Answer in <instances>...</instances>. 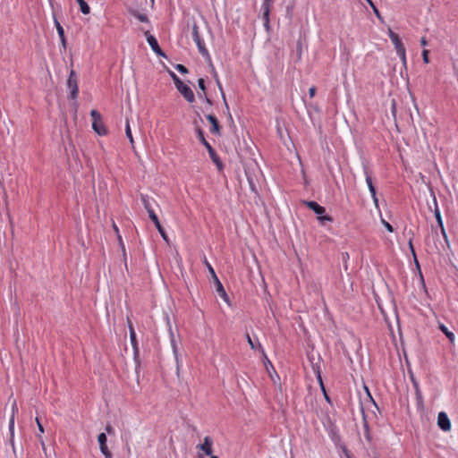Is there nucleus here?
Masks as SVG:
<instances>
[{"instance_id": "1", "label": "nucleus", "mask_w": 458, "mask_h": 458, "mask_svg": "<svg viewBox=\"0 0 458 458\" xmlns=\"http://www.w3.org/2000/svg\"><path fill=\"white\" fill-rule=\"evenodd\" d=\"M195 131L198 140L207 148L209 157L212 160V162L216 165L217 170L222 171L224 169V164L219 156L217 155V153L216 152V150L214 149V148L206 140L204 131L199 126H196Z\"/></svg>"}, {"instance_id": "2", "label": "nucleus", "mask_w": 458, "mask_h": 458, "mask_svg": "<svg viewBox=\"0 0 458 458\" xmlns=\"http://www.w3.org/2000/svg\"><path fill=\"white\" fill-rule=\"evenodd\" d=\"M141 201L143 203L145 209L147 210V212L148 214L150 220L154 223V225H155L157 230L158 231V233H160L161 237L165 242H168V236H167L165 229L163 228L162 225L160 224L158 216L155 213V211L149 202L148 197L146 195H141Z\"/></svg>"}, {"instance_id": "3", "label": "nucleus", "mask_w": 458, "mask_h": 458, "mask_svg": "<svg viewBox=\"0 0 458 458\" xmlns=\"http://www.w3.org/2000/svg\"><path fill=\"white\" fill-rule=\"evenodd\" d=\"M169 74L174 81V83L177 90L183 96V98L189 102L192 103L195 101V96L192 89L186 84H184L181 79L172 71H169Z\"/></svg>"}, {"instance_id": "4", "label": "nucleus", "mask_w": 458, "mask_h": 458, "mask_svg": "<svg viewBox=\"0 0 458 458\" xmlns=\"http://www.w3.org/2000/svg\"><path fill=\"white\" fill-rule=\"evenodd\" d=\"M304 204L318 216V220L321 225H325L327 222L333 221L331 216L326 215V208L316 201H304Z\"/></svg>"}, {"instance_id": "5", "label": "nucleus", "mask_w": 458, "mask_h": 458, "mask_svg": "<svg viewBox=\"0 0 458 458\" xmlns=\"http://www.w3.org/2000/svg\"><path fill=\"white\" fill-rule=\"evenodd\" d=\"M388 36L394 46V48L396 50V53L400 59L402 60L403 64H406V51L405 47L398 36L395 32H394L391 29L388 30Z\"/></svg>"}, {"instance_id": "6", "label": "nucleus", "mask_w": 458, "mask_h": 458, "mask_svg": "<svg viewBox=\"0 0 458 458\" xmlns=\"http://www.w3.org/2000/svg\"><path fill=\"white\" fill-rule=\"evenodd\" d=\"M66 86H67V89L70 90L68 98L71 100H75L78 98L79 86H78V75L74 70H71L70 74L67 79V81H66Z\"/></svg>"}, {"instance_id": "7", "label": "nucleus", "mask_w": 458, "mask_h": 458, "mask_svg": "<svg viewBox=\"0 0 458 458\" xmlns=\"http://www.w3.org/2000/svg\"><path fill=\"white\" fill-rule=\"evenodd\" d=\"M191 36H192V39L194 40V42L196 43V45L198 47L199 52L203 56H208L209 55L208 51L205 47L204 41L201 39V38L199 36V27L196 23H194L192 26Z\"/></svg>"}, {"instance_id": "8", "label": "nucleus", "mask_w": 458, "mask_h": 458, "mask_svg": "<svg viewBox=\"0 0 458 458\" xmlns=\"http://www.w3.org/2000/svg\"><path fill=\"white\" fill-rule=\"evenodd\" d=\"M144 34L153 52L156 53L158 56L166 58V55L159 47L157 38L152 34H150L148 30L145 31Z\"/></svg>"}, {"instance_id": "9", "label": "nucleus", "mask_w": 458, "mask_h": 458, "mask_svg": "<svg viewBox=\"0 0 458 458\" xmlns=\"http://www.w3.org/2000/svg\"><path fill=\"white\" fill-rule=\"evenodd\" d=\"M275 0H264L261 5L262 11V19L264 21V27L268 30L269 29V13L271 6L273 5Z\"/></svg>"}, {"instance_id": "10", "label": "nucleus", "mask_w": 458, "mask_h": 458, "mask_svg": "<svg viewBox=\"0 0 458 458\" xmlns=\"http://www.w3.org/2000/svg\"><path fill=\"white\" fill-rule=\"evenodd\" d=\"M433 203H434V216L437 220V225L439 226V228L441 230V233H442L444 238L445 239V241H447V235H446V233H445V227H444L442 216H441L440 210L438 208L437 201V199L435 196H433Z\"/></svg>"}, {"instance_id": "11", "label": "nucleus", "mask_w": 458, "mask_h": 458, "mask_svg": "<svg viewBox=\"0 0 458 458\" xmlns=\"http://www.w3.org/2000/svg\"><path fill=\"white\" fill-rule=\"evenodd\" d=\"M437 426L444 431H449L451 429V421L445 411L438 413Z\"/></svg>"}, {"instance_id": "12", "label": "nucleus", "mask_w": 458, "mask_h": 458, "mask_svg": "<svg viewBox=\"0 0 458 458\" xmlns=\"http://www.w3.org/2000/svg\"><path fill=\"white\" fill-rule=\"evenodd\" d=\"M363 172H364V175H365V179H366V182H367L369 191L371 195H375L377 193V191H376V188L373 184L372 178H371L372 172L368 168V166L366 165H363Z\"/></svg>"}, {"instance_id": "13", "label": "nucleus", "mask_w": 458, "mask_h": 458, "mask_svg": "<svg viewBox=\"0 0 458 458\" xmlns=\"http://www.w3.org/2000/svg\"><path fill=\"white\" fill-rule=\"evenodd\" d=\"M206 118L211 123L210 132L215 135H219L221 128L217 118L211 114H207Z\"/></svg>"}, {"instance_id": "14", "label": "nucleus", "mask_w": 458, "mask_h": 458, "mask_svg": "<svg viewBox=\"0 0 458 458\" xmlns=\"http://www.w3.org/2000/svg\"><path fill=\"white\" fill-rule=\"evenodd\" d=\"M170 343H171L173 353H174V358H175L176 366H177V372H178L179 371V368H180V357H179V353H178L177 343H176V340H175V337H174V334L172 331V329H170Z\"/></svg>"}, {"instance_id": "15", "label": "nucleus", "mask_w": 458, "mask_h": 458, "mask_svg": "<svg viewBox=\"0 0 458 458\" xmlns=\"http://www.w3.org/2000/svg\"><path fill=\"white\" fill-rule=\"evenodd\" d=\"M212 445V439L209 437H205L204 442L202 444H199L197 447L202 450L207 455H211L213 453Z\"/></svg>"}, {"instance_id": "16", "label": "nucleus", "mask_w": 458, "mask_h": 458, "mask_svg": "<svg viewBox=\"0 0 458 458\" xmlns=\"http://www.w3.org/2000/svg\"><path fill=\"white\" fill-rule=\"evenodd\" d=\"M54 22H55L57 33H58V36L60 38L62 47L64 49H66V38H65V35H64V30L62 27V25L60 24V22L57 21L56 18L54 19Z\"/></svg>"}, {"instance_id": "17", "label": "nucleus", "mask_w": 458, "mask_h": 458, "mask_svg": "<svg viewBox=\"0 0 458 458\" xmlns=\"http://www.w3.org/2000/svg\"><path fill=\"white\" fill-rule=\"evenodd\" d=\"M131 344L133 350V359L137 365L140 364V350L138 346L137 336L130 337Z\"/></svg>"}, {"instance_id": "18", "label": "nucleus", "mask_w": 458, "mask_h": 458, "mask_svg": "<svg viewBox=\"0 0 458 458\" xmlns=\"http://www.w3.org/2000/svg\"><path fill=\"white\" fill-rule=\"evenodd\" d=\"M412 385H413V387H414V390H415L416 400H417V407L422 409L423 408L422 394H421V391H420V386H419L418 382L415 381L413 378H412Z\"/></svg>"}, {"instance_id": "19", "label": "nucleus", "mask_w": 458, "mask_h": 458, "mask_svg": "<svg viewBox=\"0 0 458 458\" xmlns=\"http://www.w3.org/2000/svg\"><path fill=\"white\" fill-rule=\"evenodd\" d=\"M215 280V284H216V293H218V295L225 301H228V295L222 284V283L219 281L218 277H216Z\"/></svg>"}, {"instance_id": "20", "label": "nucleus", "mask_w": 458, "mask_h": 458, "mask_svg": "<svg viewBox=\"0 0 458 458\" xmlns=\"http://www.w3.org/2000/svg\"><path fill=\"white\" fill-rule=\"evenodd\" d=\"M98 442L99 444V449H100L101 453H107V451H110L106 445L107 437H106V433H100L98 436Z\"/></svg>"}, {"instance_id": "21", "label": "nucleus", "mask_w": 458, "mask_h": 458, "mask_svg": "<svg viewBox=\"0 0 458 458\" xmlns=\"http://www.w3.org/2000/svg\"><path fill=\"white\" fill-rule=\"evenodd\" d=\"M92 129L100 136H104L107 133V130L102 120L99 122H92Z\"/></svg>"}, {"instance_id": "22", "label": "nucleus", "mask_w": 458, "mask_h": 458, "mask_svg": "<svg viewBox=\"0 0 458 458\" xmlns=\"http://www.w3.org/2000/svg\"><path fill=\"white\" fill-rule=\"evenodd\" d=\"M438 329L445 334V335L448 338L451 343L454 342L455 336L453 332H451L444 324H439Z\"/></svg>"}, {"instance_id": "23", "label": "nucleus", "mask_w": 458, "mask_h": 458, "mask_svg": "<svg viewBox=\"0 0 458 458\" xmlns=\"http://www.w3.org/2000/svg\"><path fill=\"white\" fill-rule=\"evenodd\" d=\"M312 369H313L314 374L316 375V377L318 379V382L320 386L321 390H324L325 386H324L323 379L321 377V370H320L319 365L313 364Z\"/></svg>"}, {"instance_id": "24", "label": "nucleus", "mask_w": 458, "mask_h": 458, "mask_svg": "<svg viewBox=\"0 0 458 458\" xmlns=\"http://www.w3.org/2000/svg\"><path fill=\"white\" fill-rule=\"evenodd\" d=\"M129 13L134 16L135 18H137L141 22H148L149 20L148 18V16L144 13H140L139 11L135 10V9H131L129 11Z\"/></svg>"}, {"instance_id": "25", "label": "nucleus", "mask_w": 458, "mask_h": 458, "mask_svg": "<svg viewBox=\"0 0 458 458\" xmlns=\"http://www.w3.org/2000/svg\"><path fill=\"white\" fill-rule=\"evenodd\" d=\"M214 78H215L216 83V85H217V87H218V89H219V90H220V92L222 94V98H223L225 106L226 109H229L228 104L226 102L225 95L224 90H223L222 84H221V82H220V81H219V79L217 77L216 72L214 73Z\"/></svg>"}, {"instance_id": "26", "label": "nucleus", "mask_w": 458, "mask_h": 458, "mask_svg": "<svg viewBox=\"0 0 458 458\" xmlns=\"http://www.w3.org/2000/svg\"><path fill=\"white\" fill-rule=\"evenodd\" d=\"M80 5L81 12L83 14H89L90 13L89 5L84 0H76Z\"/></svg>"}, {"instance_id": "27", "label": "nucleus", "mask_w": 458, "mask_h": 458, "mask_svg": "<svg viewBox=\"0 0 458 458\" xmlns=\"http://www.w3.org/2000/svg\"><path fill=\"white\" fill-rule=\"evenodd\" d=\"M125 133H126V137L129 139L131 144L133 146L134 140H133V137H132V133L131 131L130 123H129L128 118H126Z\"/></svg>"}, {"instance_id": "28", "label": "nucleus", "mask_w": 458, "mask_h": 458, "mask_svg": "<svg viewBox=\"0 0 458 458\" xmlns=\"http://www.w3.org/2000/svg\"><path fill=\"white\" fill-rule=\"evenodd\" d=\"M9 431L11 435V442L13 445V437H14V415L13 414L10 421H9Z\"/></svg>"}, {"instance_id": "29", "label": "nucleus", "mask_w": 458, "mask_h": 458, "mask_svg": "<svg viewBox=\"0 0 458 458\" xmlns=\"http://www.w3.org/2000/svg\"><path fill=\"white\" fill-rule=\"evenodd\" d=\"M90 115L92 117V122H99L101 120L100 113L95 109L91 110Z\"/></svg>"}, {"instance_id": "30", "label": "nucleus", "mask_w": 458, "mask_h": 458, "mask_svg": "<svg viewBox=\"0 0 458 458\" xmlns=\"http://www.w3.org/2000/svg\"><path fill=\"white\" fill-rule=\"evenodd\" d=\"M409 248H410L411 252V254H412V256L414 258L415 264H416L417 267L420 268V265H419V262H418L417 258H416V253H415V250H414L411 239H410V241H409Z\"/></svg>"}, {"instance_id": "31", "label": "nucleus", "mask_w": 458, "mask_h": 458, "mask_svg": "<svg viewBox=\"0 0 458 458\" xmlns=\"http://www.w3.org/2000/svg\"><path fill=\"white\" fill-rule=\"evenodd\" d=\"M174 68L179 72H181L182 74H186L188 73V68L183 65V64H177Z\"/></svg>"}, {"instance_id": "32", "label": "nucleus", "mask_w": 458, "mask_h": 458, "mask_svg": "<svg viewBox=\"0 0 458 458\" xmlns=\"http://www.w3.org/2000/svg\"><path fill=\"white\" fill-rule=\"evenodd\" d=\"M198 97L199 99L204 100L207 102L209 106H212L213 102L212 100L207 96L206 92L204 93H198Z\"/></svg>"}, {"instance_id": "33", "label": "nucleus", "mask_w": 458, "mask_h": 458, "mask_svg": "<svg viewBox=\"0 0 458 458\" xmlns=\"http://www.w3.org/2000/svg\"><path fill=\"white\" fill-rule=\"evenodd\" d=\"M127 324H128L130 337H132V335H133V336H136V332L134 330L133 325L129 318H127Z\"/></svg>"}, {"instance_id": "34", "label": "nucleus", "mask_w": 458, "mask_h": 458, "mask_svg": "<svg viewBox=\"0 0 458 458\" xmlns=\"http://www.w3.org/2000/svg\"><path fill=\"white\" fill-rule=\"evenodd\" d=\"M198 86L199 88V89L201 90V93H204L206 92V82H205V80L203 78H199L198 80Z\"/></svg>"}, {"instance_id": "35", "label": "nucleus", "mask_w": 458, "mask_h": 458, "mask_svg": "<svg viewBox=\"0 0 458 458\" xmlns=\"http://www.w3.org/2000/svg\"><path fill=\"white\" fill-rule=\"evenodd\" d=\"M245 337H246V340L248 342V344H250V348L252 350H256L257 349V346L255 344V343L253 342V340L251 339L250 335H249V333H246L245 334Z\"/></svg>"}, {"instance_id": "36", "label": "nucleus", "mask_w": 458, "mask_h": 458, "mask_svg": "<svg viewBox=\"0 0 458 458\" xmlns=\"http://www.w3.org/2000/svg\"><path fill=\"white\" fill-rule=\"evenodd\" d=\"M381 222L383 224V225L385 226V228L390 232V233H393L394 232V227L392 225H390L387 221H386L385 219L381 218Z\"/></svg>"}, {"instance_id": "37", "label": "nucleus", "mask_w": 458, "mask_h": 458, "mask_svg": "<svg viewBox=\"0 0 458 458\" xmlns=\"http://www.w3.org/2000/svg\"><path fill=\"white\" fill-rule=\"evenodd\" d=\"M205 263H206V265H207V267H208V271H209L210 275L212 276V277H213L214 279H216V277H217V276H216V272H215L214 268L212 267V266H211V265H210L207 260L205 261Z\"/></svg>"}, {"instance_id": "38", "label": "nucleus", "mask_w": 458, "mask_h": 458, "mask_svg": "<svg viewBox=\"0 0 458 458\" xmlns=\"http://www.w3.org/2000/svg\"><path fill=\"white\" fill-rule=\"evenodd\" d=\"M422 59H423V62L425 64H428L429 63V59H428V50H426L424 49L422 51Z\"/></svg>"}, {"instance_id": "39", "label": "nucleus", "mask_w": 458, "mask_h": 458, "mask_svg": "<svg viewBox=\"0 0 458 458\" xmlns=\"http://www.w3.org/2000/svg\"><path fill=\"white\" fill-rule=\"evenodd\" d=\"M105 430L109 434V435H114V428H113L112 425L110 424H107L105 428Z\"/></svg>"}, {"instance_id": "40", "label": "nucleus", "mask_w": 458, "mask_h": 458, "mask_svg": "<svg viewBox=\"0 0 458 458\" xmlns=\"http://www.w3.org/2000/svg\"><path fill=\"white\" fill-rule=\"evenodd\" d=\"M322 393H323V395L325 397V400L329 403V404H332V401H331V398L329 397V395L327 394V390H326V387H324V390H321Z\"/></svg>"}, {"instance_id": "41", "label": "nucleus", "mask_w": 458, "mask_h": 458, "mask_svg": "<svg viewBox=\"0 0 458 458\" xmlns=\"http://www.w3.org/2000/svg\"><path fill=\"white\" fill-rule=\"evenodd\" d=\"M36 422H37V425H38V428L39 430L40 433H44V427L43 425L41 424L39 419L37 417L36 418Z\"/></svg>"}, {"instance_id": "42", "label": "nucleus", "mask_w": 458, "mask_h": 458, "mask_svg": "<svg viewBox=\"0 0 458 458\" xmlns=\"http://www.w3.org/2000/svg\"><path fill=\"white\" fill-rule=\"evenodd\" d=\"M309 95L310 98H314L316 95V88L313 86L309 89Z\"/></svg>"}, {"instance_id": "43", "label": "nucleus", "mask_w": 458, "mask_h": 458, "mask_svg": "<svg viewBox=\"0 0 458 458\" xmlns=\"http://www.w3.org/2000/svg\"><path fill=\"white\" fill-rule=\"evenodd\" d=\"M265 358L267 360V362H265V366H266L267 369L269 371V369H268L269 366L274 369V367H273L271 361L267 359V357L266 355H265Z\"/></svg>"}, {"instance_id": "44", "label": "nucleus", "mask_w": 458, "mask_h": 458, "mask_svg": "<svg viewBox=\"0 0 458 458\" xmlns=\"http://www.w3.org/2000/svg\"><path fill=\"white\" fill-rule=\"evenodd\" d=\"M371 197H372L375 206L377 208L378 207V199L377 197V193L375 195H371Z\"/></svg>"}, {"instance_id": "45", "label": "nucleus", "mask_w": 458, "mask_h": 458, "mask_svg": "<svg viewBox=\"0 0 458 458\" xmlns=\"http://www.w3.org/2000/svg\"><path fill=\"white\" fill-rule=\"evenodd\" d=\"M373 12H374L375 15H376L379 20H382L381 13H380V12L378 11V9H377V8H376Z\"/></svg>"}, {"instance_id": "46", "label": "nucleus", "mask_w": 458, "mask_h": 458, "mask_svg": "<svg viewBox=\"0 0 458 458\" xmlns=\"http://www.w3.org/2000/svg\"><path fill=\"white\" fill-rule=\"evenodd\" d=\"M366 2L369 4V6L372 8L373 11L377 8V6L372 2V0H366Z\"/></svg>"}, {"instance_id": "47", "label": "nucleus", "mask_w": 458, "mask_h": 458, "mask_svg": "<svg viewBox=\"0 0 458 458\" xmlns=\"http://www.w3.org/2000/svg\"><path fill=\"white\" fill-rule=\"evenodd\" d=\"M102 454L105 456V458H113L110 451H107V453H102Z\"/></svg>"}, {"instance_id": "48", "label": "nucleus", "mask_w": 458, "mask_h": 458, "mask_svg": "<svg viewBox=\"0 0 458 458\" xmlns=\"http://www.w3.org/2000/svg\"><path fill=\"white\" fill-rule=\"evenodd\" d=\"M420 45H421L422 47H426V46L428 45V41H427L426 38H422L420 39Z\"/></svg>"}, {"instance_id": "49", "label": "nucleus", "mask_w": 458, "mask_h": 458, "mask_svg": "<svg viewBox=\"0 0 458 458\" xmlns=\"http://www.w3.org/2000/svg\"><path fill=\"white\" fill-rule=\"evenodd\" d=\"M259 349H260L264 352L263 347L259 343Z\"/></svg>"}, {"instance_id": "50", "label": "nucleus", "mask_w": 458, "mask_h": 458, "mask_svg": "<svg viewBox=\"0 0 458 458\" xmlns=\"http://www.w3.org/2000/svg\"><path fill=\"white\" fill-rule=\"evenodd\" d=\"M114 230L118 231V228L115 225H114Z\"/></svg>"}, {"instance_id": "51", "label": "nucleus", "mask_w": 458, "mask_h": 458, "mask_svg": "<svg viewBox=\"0 0 458 458\" xmlns=\"http://www.w3.org/2000/svg\"><path fill=\"white\" fill-rule=\"evenodd\" d=\"M198 458H203V455H202V454H198Z\"/></svg>"}, {"instance_id": "52", "label": "nucleus", "mask_w": 458, "mask_h": 458, "mask_svg": "<svg viewBox=\"0 0 458 458\" xmlns=\"http://www.w3.org/2000/svg\"><path fill=\"white\" fill-rule=\"evenodd\" d=\"M366 391L368 392V394H369V388L366 387ZM369 395H370V394H369ZM369 397L371 398V396H369Z\"/></svg>"}, {"instance_id": "53", "label": "nucleus", "mask_w": 458, "mask_h": 458, "mask_svg": "<svg viewBox=\"0 0 458 458\" xmlns=\"http://www.w3.org/2000/svg\"><path fill=\"white\" fill-rule=\"evenodd\" d=\"M210 458H218L217 456L212 455Z\"/></svg>"}]
</instances>
